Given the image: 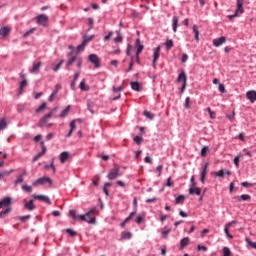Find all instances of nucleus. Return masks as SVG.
<instances>
[{
	"label": "nucleus",
	"instance_id": "nucleus-1",
	"mask_svg": "<svg viewBox=\"0 0 256 256\" xmlns=\"http://www.w3.org/2000/svg\"><path fill=\"white\" fill-rule=\"evenodd\" d=\"M95 213H97V207H93L90 209L89 212H86L84 215H77V210H70L69 211V217H72V219L80 221H85L86 223H89L90 225L95 224Z\"/></svg>",
	"mask_w": 256,
	"mask_h": 256
},
{
	"label": "nucleus",
	"instance_id": "nucleus-2",
	"mask_svg": "<svg viewBox=\"0 0 256 256\" xmlns=\"http://www.w3.org/2000/svg\"><path fill=\"white\" fill-rule=\"evenodd\" d=\"M243 1L244 0H237V2H236L237 8H236L235 13L228 16V19L230 21H233V19H235V17H239V15L245 13V9L243 8Z\"/></svg>",
	"mask_w": 256,
	"mask_h": 256
},
{
	"label": "nucleus",
	"instance_id": "nucleus-3",
	"mask_svg": "<svg viewBox=\"0 0 256 256\" xmlns=\"http://www.w3.org/2000/svg\"><path fill=\"white\" fill-rule=\"evenodd\" d=\"M36 22L42 27H49V17L46 14H40L36 17Z\"/></svg>",
	"mask_w": 256,
	"mask_h": 256
},
{
	"label": "nucleus",
	"instance_id": "nucleus-4",
	"mask_svg": "<svg viewBox=\"0 0 256 256\" xmlns=\"http://www.w3.org/2000/svg\"><path fill=\"white\" fill-rule=\"evenodd\" d=\"M88 61L94 65L95 69H99V67H101V60L97 54H90L88 56Z\"/></svg>",
	"mask_w": 256,
	"mask_h": 256
},
{
	"label": "nucleus",
	"instance_id": "nucleus-5",
	"mask_svg": "<svg viewBox=\"0 0 256 256\" xmlns=\"http://www.w3.org/2000/svg\"><path fill=\"white\" fill-rule=\"evenodd\" d=\"M114 169H111L108 173V179L109 181H114V179H117V177H121V174L119 173V166L115 164Z\"/></svg>",
	"mask_w": 256,
	"mask_h": 256
},
{
	"label": "nucleus",
	"instance_id": "nucleus-6",
	"mask_svg": "<svg viewBox=\"0 0 256 256\" xmlns=\"http://www.w3.org/2000/svg\"><path fill=\"white\" fill-rule=\"evenodd\" d=\"M45 183H49L51 185L53 183V181L49 177H42V178L37 179L33 183V185H34V187H40V185H45Z\"/></svg>",
	"mask_w": 256,
	"mask_h": 256
},
{
	"label": "nucleus",
	"instance_id": "nucleus-7",
	"mask_svg": "<svg viewBox=\"0 0 256 256\" xmlns=\"http://www.w3.org/2000/svg\"><path fill=\"white\" fill-rule=\"evenodd\" d=\"M233 225H237V220L228 222V223L225 225L224 233L226 234V236L228 237V239H233V235H232L231 233H229V229H231V227H233Z\"/></svg>",
	"mask_w": 256,
	"mask_h": 256
},
{
	"label": "nucleus",
	"instance_id": "nucleus-8",
	"mask_svg": "<svg viewBox=\"0 0 256 256\" xmlns=\"http://www.w3.org/2000/svg\"><path fill=\"white\" fill-rule=\"evenodd\" d=\"M40 145L42 147V151L39 152L36 156H34L33 161H39V159H41V157H43V155L47 153V146H45V141H41Z\"/></svg>",
	"mask_w": 256,
	"mask_h": 256
},
{
	"label": "nucleus",
	"instance_id": "nucleus-9",
	"mask_svg": "<svg viewBox=\"0 0 256 256\" xmlns=\"http://www.w3.org/2000/svg\"><path fill=\"white\" fill-rule=\"evenodd\" d=\"M160 53H161V46H158L154 49V59L152 63L153 69H157V60L159 59Z\"/></svg>",
	"mask_w": 256,
	"mask_h": 256
},
{
	"label": "nucleus",
	"instance_id": "nucleus-10",
	"mask_svg": "<svg viewBox=\"0 0 256 256\" xmlns=\"http://www.w3.org/2000/svg\"><path fill=\"white\" fill-rule=\"evenodd\" d=\"M209 169V162H206L202 168V172L200 173V181L201 183H205V177H207V173Z\"/></svg>",
	"mask_w": 256,
	"mask_h": 256
},
{
	"label": "nucleus",
	"instance_id": "nucleus-11",
	"mask_svg": "<svg viewBox=\"0 0 256 256\" xmlns=\"http://www.w3.org/2000/svg\"><path fill=\"white\" fill-rule=\"evenodd\" d=\"M33 199H36L37 201H42L43 203H47V205H51V199H49L46 195L34 194Z\"/></svg>",
	"mask_w": 256,
	"mask_h": 256
},
{
	"label": "nucleus",
	"instance_id": "nucleus-12",
	"mask_svg": "<svg viewBox=\"0 0 256 256\" xmlns=\"http://www.w3.org/2000/svg\"><path fill=\"white\" fill-rule=\"evenodd\" d=\"M11 33V28L9 26H4L0 29V39H5L6 37H9Z\"/></svg>",
	"mask_w": 256,
	"mask_h": 256
},
{
	"label": "nucleus",
	"instance_id": "nucleus-13",
	"mask_svg": "<svg viewBox=\"0 0 256 256\" xmlns=\"http://www.w3.org/2000/svg\"><path fill=\"white\" fill-rule=\"evenodd\" d=\"M136 47H137V51H136V54H137V63H140L139 55H141V53L143 52V49H144L143 44H141V40L137 39V41H136Z\"/></svg>",
	"mask_w": 256,
	"mask_h": 256
},
{
	"label": "nucleus",
	"instance_id": "nucleus-14",
	"mask_svg": "<svg viewBox=\"0 0 256 256\" xmlns=\"http://www.w3.org/2000/svg\"><path fill=\"white\" fill-rule=\"evenodd\" d=\"M227 38H225V36L216 38L213 40V45L214 47H221V45H223L224 43H226Z\"/></svg>",
	"mask_w": 256,
	"mask_h": 256
},
{
	"label": "nucleus",
	"instance_id": "nucleus-15",
	"mask_svg": "<svg viewBox=\"0 0 256 256\" xmlns=\"http://www.w3.org/2000/svg\"><path fill=\"white\" fill-rule=\"evenodd\" d=\"M51 117H53V112H49L48 114H46V115L40 120V126H41V127H45V125H47V123H49V119H51Z\"/></svg>",
	"mask_w": 256,
	"mask_h": 256
},
{
	"label": "nucleus",
	"instance_id": "nucleus-16",
	"mask_svg": "<svg viewBox=\"0 0 256 256\" xmlns=\"http://www.w3.org/2000/svg\"><path fill=\"white\" fill-rule=\"evenodd\" d=\"M177 83H187V74H185V70H182L181 73L178 75Z\"/></svg>",
	"mask_w": 256,
	"mask_h": 256
},
{
	"label": "nucleus",
	"instance_id": "nucleus-17",
	"mask_svg": "<svg viewBox=\"0 0 256 256\" xmlns=\"http://www.w3.org/2000/svg\"><path fill=\"white\" fill-rule=\"evenodd\" d=\"M246 97L250 100V103H253L256 100V91L250 90L246 93Z\"/></svg>",
	"mask_w": 256,
	"mask_h": 256
},
{
	"label": "nucleus",
	"instance_id": "nucleus-18",
	"mask_svg": "<svg viewBox=\"0 0 256 256\" xmlns=\"http://www.w3.org/2000/svg\"><path fill=\"white\" fill-rule=\"evenodd\" d=\"M226 175H231V171L227 169H221L218 172H215V177H225Z\"/></svg>",
	"mask_w": 256,
	"mask_h": 256
},
{
	"label": "nucleus",
	"instance_id": "nucleus-19",
	"mask_svg": "<svg viewBox=\"0 0 256 256\" xmlns=\"http://www.w3.org/2000/svg\"><path fill=\"white\" fill-rule=\"evenodd\" d=\"M11 205V198L6 197L0 201V209H3V207H10Z\"/></svg>",
	"mask_w": 256,
	"mask_h": 256
},
{
	"label": "nucleus",
	"instance_id": "nucleus-20",
	"mask_svg": "<svg viewBox=\"0 0 256 256\" xmlns=\"http://www.w3.org/2000/svg\"><path fill=\"white\" fill-rule=\"evenodd\" d=\"M69 157H70L69 152H62L59 156L60 162L67 163V160L69 159Z\"/></svg>",
	"mask_w": 256,
	"mask_h": 256
},
{
	"label": "nucleus",
	"instance_id": "nucleus-21",
	"mask_svg": "<svg viewBox=\"0 0 256 256\" xmlns=\"http://www.w3.org/2000/svg\"><path fill=\"white\" fill-rule=\"evenodd\" d=\"M170 232L171 228L169 226H165L161 231L163 239H168Z\"/></svg>",
	"mask_w": 256,
	"mask_h": 256
},
{
	"label": "nucleus",
	"instance_id": "nucleus-22",
	"mask_svg": "<svg viewBox=\"0 0 256 256\" xmlns=\"http://www.w3.org/2000/svg\"><path fill=\"white\" fill-rule=\"evenodd\" d=\"M187 245H189V237H185L180 241V250L183 251Z\"/></svg>",
	"mask_w": 256,
	"mask_h": 256
},
{
	"label": "nucleus",
	"instance_id": "nucleus-23",
	"mask_svg": "<svg viewBox=\"0 0 256 256\" xmlns=\"http://www.w3.org/2000/svg\"><path fill=\"white\" fill-rule=\"evenodd\" d=\"M76 128H77V126L75 125V120H73L72 122H70V131L66 135V137H71L73 135V133H75Z\"/></svg>",
	"mask_w": 256,
	"mask_h": 256
},
{
	"label": "nucleus",
	"instance_id": "nucleus-24",
	"mask_svg": "<svg viewBox=\"0 0 256 256\" xmlns=\"http://www.w3.org/2000/svg\"><path fill=\"white\" fill-rule=\"evenodd\" d=\"M172 23H173V31L174 33H177V27H179V17L174 16L172 18Z\"/></svg>",
	"mask_w": 256,
	"mask_h": 256
},
{
	"label": "nucleus",
	"instance_id": "nucleus-25",
	"mask_svg": "<svg viewBox=\"0 0 256 256\" xmlns=\"http://www.w3.org/2000/svg\"><path fill=\"white\" fill-rule=\"evenodd\" d=\"M7 119L1 117L0 118V131H3L4 129H7Z\"/></svg>",
	"mask_w": 256,
	"mask_h": 256
},
{
	"label": "nucleus",
	"instance_id": "nucleus-26",
	"mask_svg": "<svg viewBox=\"0 0 256 256\" xmlns=\"http://www.w3.org/2000/svg\"><path fill=\"white\" fill-rule=\"evenodd\" d=\"M238 201H251V195L249 194H242L237 197Z\"/></svg>",
	"mask_w": 256,
	"mask_h": 256
},
{
	"label": "nucleus",
	"instance_id": "nucleus-27",
	"mask_svg": "<svg viewBox=\"0 0 256 256\" xmlns=\"http://www.w3.org/2000/svg\"><path fill=\"white\" fill-rule=\"evenodd\" d=\"M189 193H190V195H201V188H199V187L190 188Z\"/></svg>",
	"mask_w": 256,
	"mask_h": 256
},
{
	"label": "nucleus",
	"instance_id": "nucleus-28",
	"mask_svg": "<svg viewBox=\"0 0 256 256\" xmlns=\"http://www.w3.org/2000/svg\"><path fill=\"white\" fill-rule=\"evenodd\" d=\"M27 87V80H23L21 83H20V87L18 89V94L19 95H23V89Z\"/></svg>",
	"mask_w": 256,
	"mask_h": 256
},
{
	"label": "nucleus",
	"instance_id": "nucleus-29",
	"mask_svg": "<svg viewBox=\"0 0 256 256\" xmlns=\"http://www.w3.org/2000/svg\"><path fill=\"white\" fill-rule=\"evenodd\" d=\"M9 213H11V208H6L4 211H1L0 219H5V217H7V215H9Z\"/></svg>",
	"mask_w": 256,
	"mask_h": 256
},
{
	"label": "nucleus",
	"instance_id": "nucleus-30",
	"mask_svg": "<svg viewBox=\"0 0 256 256\" xmlns=\"http://www.w3.org/2000/svg\"><path fill=\"white\" fill-rule=\"evenodd\" d=\"M71 110V106H67L59 115V117H61V119H63V117H67V115L69 114V111Z\"/></svg>",
	"mask_w": 256,
	"mask_h": 256
},
{
	"label": "nucleus",
	"instance_id": "nucleus-31",
	"mask_svg": "<svg viewBox=\"0 0 256 256\" xmlns=\"http://www.w3.org/2000/svg\"><path fill=\"white\" fill-rule=\"evenodd\" d=\"M133 91H141V84L139 82H131Z\"/></svg>",
	"mask_w": 256,
	"mask_h": 256
},
{
	"label": "nucleus",
	"instance_id": "nucleus-32",
	"mask_svg": "<svg viewBox=\"0 0 256 256\" xmlns=\"http://www.w3.org/2000/svg\"><path fill=\"white\" fill-rule=\"evenodd\" d=\"M80 89L81 91H89V85L85 84V79H83L81 82H80Z\"/></svg>",
	"mask_w": 256,
	"mask_h": 256
},
{
	"label": "nucleus",
	"instance_id": "nucleus-33",
	"mask_svg": "<svg viewBox=\"0 0 256 256\" xmlns=\"http://www.w3.org/2000/svg\"><path fill=\"white\" fill-rule=\"evenodd\" d=\"M193 33L195 35V39L199 41V26L196 24L193 25Z\"/></svg>",
	"mask_w": 256,
	"mask_h": 256
},
{
	"label": "nucleus",
	"instance_id": "nucleus-34",
	"mask_svg": "<svg viewBox=\"0 0 256 256\" xmlns=\"http://www.w3.org/2000/svg\"><path fill=\"white\" fill-rule=\"evenodd\" d=\"M143 115H144V117H147V119H150V120L155 119V114H153V113H151V112H149L147 110H145L143 112Z\"/></svg>",
	"mask_w": 256,
	"mask_h": 256
},
{
	"label": "nucleus",
	"instance_id": "nucleus-35",
	"mask_svg": "<svg viewBox=\"0 0 256 256\" xmlns=\"http://www.w3.org/2000/svg\"><path fill=\"white\" fill-rule=\"evenodd\" d=\"M115 43H122L123 42V35H121V31L117 32V37L114 39Z\"/></svg>",
	"mask_w": 256,
	"mask_h": 256
},
{
	"label": "nucleus",
	"instance_id": "nucleus-36",
	"mask_svg": "<svg viewBox=\"0 0 256 256\" xmlns=\"http://www.w3.org/2000/svg\"><path fill=\"white\" fill-rule=\"evenodd\" d=\"M109 187H111V182H107V183L104 184L103 192L107 196H109Z\"/></svg>",
	"mask_w": 256,
	"mask_h": 256
},
{
	"label": "nucleus",
	"instance_id": "nucleus-37",
	"mask_svg": "<svg viewBox=\"0 0 256 256\" xmlns=\"http://www.w3.org/2000/svg\"><path fill=\"white\" fill-rule=\"evenodd\" d=\"M185 202V196L184 195H179L177 198H176V204L177 205H182V203Z\"/></svg>",
	"mask_w": 256,
	"mask_h": 256
},
{
	"label": "nucleus",
	"instance_id": "nucleus-38",
	"mask_svg": "<svg viewBox=\"0 0 256 256\" xmlns=\"http://www.w3.org/2000/svg\"><path fill=\"white\" fill-rule=\"evenodd\" d=\"M43 64L41 62H37L36 64L33 65V73H38L39 69H41V66Z\"/></svg>",
	"mask_w": 256,
	"mask_h": 256
},
{
	"label": "nucleus",
	"instance_id": "nucleus-39",
	"mask_svg": "<svg viewBox=\"0 0 256 256\" xmlns=\"http://www.w3.org/2000/svg\"><path fill=\"white\" fill-rule=\"evenodd\" d=\"M47 107V103H42L37 109H36V113H43V111H45V108Z\"/></svg>",
	"mask_w": 256,
	"mask_h": 256
},
{
	"label": "nucleus",
	"instance_id": "nucleus-40",
	"mask_svg": "<svg viewBox=\"0 0 256 256\" xmlns=\"http://www.w3.org/2000/svg\"><path fill=\"white\" fill-rule=\"evenodd\" d=\"M207 153H209V146H204L201 150V157H207Z\"/></svg>",
	"mask_w": 256,
	"mask_h": 256
},
{
	"label": "nucleus",
	"instance_id": "nucleus-41",
	"mask_svg": "<svg viewBox=\"0 0 256 256\" xmlns=\"http://www.w3.org/2000/svg\"><path fill=\"white\" fill-rule=\"evenodd\" d=\"M165 45H166V49L168 51H171V49H173V40H166Z\"/></svg>",
	"mask_w": 256,
	"mask_h": 256
},
{
	"label": "nucleus",
	"instance_id": "nucleus-42",
	"mask_svg": "<svg viewBox=\"0 0 256 256\" xmlns=\"http://www.w3.org/2000/svg\"><path fill=\"white\" fill-rule=\"evenodd\" d=\"M45 169H52L53 173H55L57 170L55 168V162L52 160L50 165H46Z\"/></svg>",
	"mask_w": 256,
	"mask_h": 256
},
{
	"label": "nucleus",
	"instance_id": "nucleus-43",
	"mask_svg": "<svg viewBox=\"0 0 256 256\" xmlns=\"http://www.w3.org/2000/svg\"><path fill=\"white\" fill-rule=\"evenodd\" d=\"M25 209L33 211V199L29 200V202L25 204Z\"/></svg>",
	"mask_w": 256,
	"mask_h": 256
},
{
	"label": "nucleus",
	"instance_id": "nucleus-44",
	"mask_svg": "<svg viewBox=\"0 0 256 256\" xmlns=\"http://www.w3.org/2000/svg\"><path fill=\"white\" fill-rule=\"evenodd\" d=\"M77 59V56H72L67 62V67H71V65H73V63H75Z\"/></svg>",
	"mask_w": 256,
	"mask_h": 256
},
{
	"label": "nucleus",
	"instance_id": "nucleus-45",
	"mask_svg": "<svg viewBox=\"0 0 256 256\" xmlns=\"http://www.w3.org/2000/svg\"><path fill=\"white\" fill-rule=\"evenodd\" d=\"M131 237H133V234L131 232L122 233V239H131Z\"/></svg>",
	"mask_w": 256,
	"mask_h": 256
},
{
	"label": "nucleus",
	"instance_id": "nucleus-46",
	"mask_svg": "<svg viewBox=\"0 0 256 256\" xmlns=\"http://www.w3.org/2000/svg\"><path fill=\"white\" fill-rule=\"evenodd\" d=\"M93 37L95 36H84L82 43L86 44L89 43V41H93Z\"/></svg>",
	"mask_w": 256,
	"mask_h": 256
},
{
	"label": "nucleus",
	"instance_id": "nucleus-47",
	"mask_svg": "<svg viewBox=\"0 0 256 256\" xmlns=\"http://www.w3.org/2000/svg\"><path fill=\"white\" fill-rule=\"evenodd\" d=\"M145 221V217L143 216H137L135 219V223H137L138 225H141V223H143Z\"/></svg>",
	"mask_w": 256,
	"mask_h": 256
},
{
	"label": "nucleus",
	"instance_id": "nucleus-48",
	"mask_svg": "<svg viewBox=\"0 0 256 256\" xmlns=\"http://www.w3.org/2000/svg\"><path fill=\"white\" fill-rule=\"evenodd\" d=\"M134 141L137 145H141V143H143V137L141 136H135L134 137Z\"/></svg>",
	"mask_w": 256,
	"mask_h": 256
},
{
	"label": "nucleus",
	"instance_id": "nucleus-49",
	"mask_svg": "<svg viewBox=\"0 0 256 256\" xmlns=\"http://www.w3.org/2000/svg\"><path fill=\"white\" fill-rule=\"evenodd\" d=\"M66 233H69L70 237H76L77 236V232H75L71 228L66 229Z\"/></svg>",
	"mask_w": 256,
	"mask_h": 256
},
{
	"label": "nucleus",
	"instance_id": "nucleus-50",
	"mask_svg": "<svg viewBox=\"0 0 256 256\" xmlns=\"http://www.w3.org/2000/svg\"><path fill=\"white\" fill-rule=\"evenodd\" d=\"M11 175V172L9 171H0V179H3V177H9Z\"/></svg>",
	"mask_w": 256,
	"mask_h": 256
},
{
	"label": "nucleus",
	"instance_id": "nucleus-51",
	"mask_svg": "<svg viewBox=\"0 0 256 256\" xmlns=\"http://www.w3.org/2000/svg\"><path fill=\"white\" fill-rule=\"evenodd\" d=\"M185 107H186V109H191V98L190 97H186Z\"/></svg>",
	"mask_w": 256,
	"mask_h": 256
},
{
	"label": "nucleus",
	"instance_id": "nucleus-52",
	"mask_svg": "<svg viewBox=\"0 0 256 256\" xmlns=\"http://www.w3.org/2000/svg\"><path fill=\"white\" fill-rule=\"evenodd\" d=\"M224 256H231V250L228 247L223 248Z\"/></svg>",
	"mask_w": 256,
	"mask_h": 256
},
{
	"label": "nucleus",
	"instance_id": "nucleus-53",
	"mask_svg": "<svg viewBox=\"0 0 256 256\" xmlns=\"http://www.w3.org/2000/svg\"><path fill=\"white\" fill-rule=\"evenodd\" d=\"M206 111H208L211 119H215V112H213V110H211V107H208L206 109Z\"/></svg>",
	"mask_w": 256,
	"mask_h": 256
},
{
	"label": "nucleus",
	"instance_id": "nucleus-54",
	"mask_svg": "<svg viewBox=\"0 0 256 256\" xmlns=\"http://www.w3.org/2000/svg\"><path fill=\"white\" fill-rule=\"evenodd\" d=\"M22 189H23V191H26V193H31V191H32L31 186H28V185H23Z\"/></svg>",
	"mask_w": 256,
	"mask_h": 256
},
{
	"label": "nucleus",
	"instance_id": "nucleus-55",
	"mask_svg": "<svg viewBox=\"0 0 256 256\" xmlns=\"http://www.w3.org/2000/svg\"><path fill=\"white\" fill-rule=\"evenodd\" d=\"M29 219H31V215H26V216L20 217V221H22V223L29 221Z\"/></svg>",
	"mask_w": 256,
	"mask_h": 256
},
{
	"label": "nucleus",
	"instance_id": "nucleus-56",
	"mask_svg": "<svg viewBox=\"0 0 256 256\" xmlns=\"http://www.w3.org/2000/svg\"><path fill=\"white\" fill-rule=\"evenodd\" d=\"M87 47V44H84L83 42L77 46V51L80 53V51H83Z\"/></svg>",
	"mask_w": 256,
	"mask_h": 256
},
{
	"label": "nucleus",
	"instance_id": "nucleus-57",
	"mask_svg": "<svg viewBox=\"0 0 256 256\" xmlns=\"http://www.w3.org/2000/svg\"><path fill=\"white\" fill-rule=\"evenodd\" d=\"M218 89H219L220 93H227V90L225 89L224 84H219Z\"/></svg>",
	"mask_w": 256,
	"mask_h": 256
},
{
	"label": "nucleus",
	"instance_id": "nucleus-58",
	"mask_svg": "<svg viewBox=\"0 0 256 256\" xmlns=\"http://www.w3.org/2000/svg\"><path fill=\"white\" fill-rule=\"evenodd\" d=\"M77 67L78 69H81L82 65H83V58H77Z\"/></svg>",
	"mask_w": 256,
	"mask_h": 256
},
{
	"label": "nucleus",
	"instance_id": "nucleus-59",
	"mask_svg": "<svg viewBox=\"0 0 256 256\" xmlns=\"http://www.w3.org/2000/svg\"><path fill=\"white\" fill-rule=\"evenodd\" d=\"M63 63H64V61L61 60V61L56 65V67L54 68V71H55V72L59 71V70L61 69V65H63Z\"/></svg>",
	"mask_w": 256,
	"mask_h": 256
},
{
	"label": "nucleus",
	"instance_id": "nucleus-60",
	"mask_svg": "<svg viewBox=\"0 0 256 256\" xmlns=\"http://www.w3.org/2000/svg\"><path fill=\"white\" fill-rule=\"evenodd\" d=\"M239 161H240V156H236L234 158V164L237 167V169H239Z\"/></svg>",
	"mask_w": 256,
	"mask_h": 256
},
{
	"label": "nucleus",
	"instance_id": "nucleus-61",
	"mask_svg": "<svg viewBox=\"0 0 256 256\" xmlns=\"http://www.w3.org/2000/svg\"><path fill=\"white\" fill-rule=\"evenodd\" d=\"M174 183H173V181H171V177H169L168 179H167V184H166V186L167 187H174Z\"/></svg>",
	"mask_w": 256,
	"mask_h": 256
},
{
	"label": "nucleus",
	"instance_id": "nucleus-62",
	"mask_svg": "<svg viewBox=\"0 0 256 256\" xmlns=\"http://www.w3.org/2000/svg\"><path fill=\"white\" fill-rule=\"evenodd\" d=\"M22 182H23V175H20V176L16 179L15 183H16V185H19V184H21Z\"/></svg>",
	"mask_w": 256,
	"mask_h": 256
},
{
	"label": "nucleus",
	"instance_id": "nucleus-63",
	"mask_svg": "<svg viewBox=\"0 0 256 256\" xmlns=\"http://www.w3.org/2000/svg\"><path fill=\"white\" fill-rule=\"evenodd\" d=\"M189 59V56L187 54H182V63H187V60Z\"/></svg>",
	"mask_w": 256,
	"mask_h": 256
},
{
	"label": "nucleus",
	"instance_id": "nucleus-64",
	"mask_svg": "<svg viewBox=\"0 0 256 256\" xmlns=\"http://www.w3.org/2000/svg\"><path fill=\"white\" fill-rule=\"evenodd\" d=\"M55 97H57V92H53L50 97H49V101H55Z\"/></svg>",
	"mask_w": 256,
	"mask_h": 256
}]
</instances>
